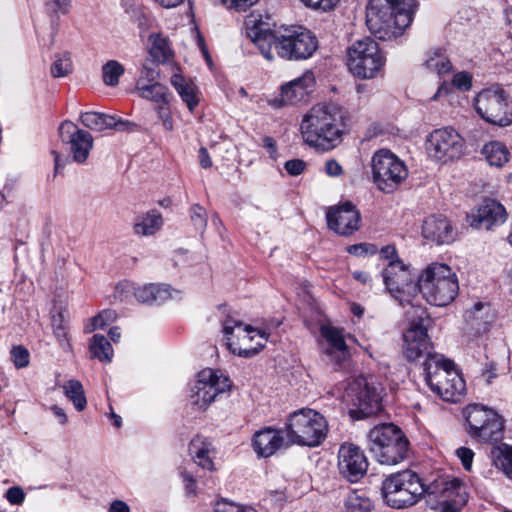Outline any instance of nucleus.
<instances>
[{"label":"nucleus","mask_w":512,"mask_h":512,"mask_svg":"<svg viewBox=\"0 0 512 512\" xmlns=\"http://www.w3.org/2000/svg\"><path fill=\"white\" fill-rule=\"evenodd\" d=\"M246 34L267 60L273 59L272 46L281 58L287 60L308 59L318 48L316 36L302 26L286 28L275 34L266 24L250 17L246 21Z\"/></svg>","instance_id":"obj_1"},{"label":"nucleus","mask_w":512,"mask_h":512,"mask_svg":"<svg viewBox=\"0 0 512 512\" xmlns=\"http://www.w3.org/2000/svg\"><path fill=\"white\" fill-rule=\"evenodd\" d=\"M345 119V110L336 104L314 105L302 118L301 137L311 147L331 150L342 141Z\"/></svg>","instance_id":"obj_2"},{"label":"nucleus","mask_w":512,"mask_h":512,"mask_svg":"<svg viewBox=\"0 0 512 512\" xmlns=\"http://www.w3.org/2000/svg\"><path fill=\"white\" fill-rule=\"evenodd\" d=\"M416 9V0H370L366 24L377 38L391 40L401 36L410 26Z\"/></svg>","instance_id":"obj_3"},{"label":"nucleus","mask_w":512,"mask_h":512,"mask_svg":"<svg viewBox=\"0 0 512 512\" xmlns=\"http://www.w3.org/2000/svg\"><path fill=\"white\" fill-rule=\"evenodd\" d=\"M418 291L428 303L446 306L458 294L457 276L448 265L431 263L418 277Z\"/></svg>","instance_id":"obj_4"},{"label":"nucleus","mask_w":512,"mask_h":512,"mask_svg":"<svg viewBox=\"0 0 512 512\" xmlns=\"http://www.w3.org/2000/svg\"><path fill=\"white\" fill-rule=\"evenodd\" d=\"M423 367L427 385L443 400L456 402L464 394L465 381L454 364L442 355H430Z\"/></svg>","instance_id":"obj_5"},{"label":"nucleus","mask_w":512,"mask_h":512,"mask_svg":"<svg viewBox=\"0 0 512 512\" xmlns=\"http://www.w3.org/2000/svg\"><path fill=\"white\" fill-rule=\"evenodd\" d=\"M381 490L386 504L397 509L416 504L427 492L419 475L412 470L390 474L384 479Z\"/></svg>","instance_id":"obj_6"},{"label":"nucleus","mask_w":512,"mask_h":512,"mask_svg":"<svg viewBox=\"0 0 512 512\" xmlns=\"http://www.w3.org/2000/svg\"><path fill=\"white\" fill-rule=\"evenodd\" d=\"M286 431L291 443L314 447L325 439L327 422L317 411L301 409L290 415Z\"/></svg>","instance_id":"obj_7"},{"label":"nucleus","mask_w":512,"mask_h":512,"mask_svg":"<svg viewBox=\"0 0 512 512\" xmlns=\"http://www.w3.org/2000/svg\"><path fill=\"white\" fill-rule=\"evenodd\" d=\"M467 433L482 443L497 442L502 438L504 420L492 408L482 404H470L463 409Z\"/></svg>","instance_id":"obj_8"},{"label":"nucleus","mask_w":512,"mask_h":512,"mask_svg":"<svg viewBox=\"0 0 512 512\" xmlns=\"http://www.w3.org/2000/svg\"><path fill=\"white\" fill-rule=\"evenodd\" d=\"M385 57L378 43L370 37L355 41L347 49L349 71L360 79H373L383 69Z\"/></svg>","instance_id":"obj_9"},{"label":"nucleus","mask_w":512,"mask_h":512,"mask_svg":"<svg viewBox=\"0 0 512 512\" xmlns=\"http://www.w3.org/2000/svg\"><path fill=\"white\" fill-rule=\"evenodd\" d=\"M371 170L373 183L384 193H393L408 176L404 161L387 149L373 154Z\"/></svg>","instance_id":"obj_10"},{"label":"nucleus","mask_w":512,"mask_h":512,"mask_svg":"<svg viewBox=\"0 0 512 512\" xmlns=\"http://www.w3.org/2000/svg\"><path fill=\"white\" fill-rule=\"evenodd\" d=\"M227 347L235 355L249 358L258 354L265 346L268 336L241 321L228 317L223 322Z\"/></svg>","instance_id":"obj_11"},{"label":"nucleus","mask_w":512,"mask_h":512,"mask_svg":"<svg viewBox=\"0 0 512 512\" xmlns=\"http://www.w3.org/2000/svg\"><path fill=\"white\" fill-rule=\"evenodd\" d=\"M475 108L479 116L490 124L504 127L512 123L509 95L501 86L480 91L475 98Z\"/></svg>","instance_id":"obj_12"},{"label":"nucleus","mask_w":512,"mask_h":512,"mask_svg":"<svg viewBox=\"0 0 512 512\" xmlns=\"http://www.w3.org/2000/svg\"><path fill=\"white\" fill-rule=\"evenodd\" d=\"M383 282L389 294L401 305L411 303L418 291V281L409 266L402 261H390L382 271Z\"/></svg>","instance_id":"obj_13"},{"label":"nucleus","mask_w":512,"mask_h":512,"mask_svg":"<svg viewBox=\"0 0 512 512\" xmlns=\"http://www.w3.org/2000/svg\"><path fill=\"white\" fill-rule=\"evenodd\" d=\"M231 381L219 371L206 368L199 372L197 382L191 395L192 404L199 409H206L215 398L226 392Z\"/></svg>","instance_id":"obj_14"},{"label":"nucleus","mask_w":512,"mask_h":512,"mask_svg":"<svg viewBox=\"0 0 512 512\" xmlns=\"http://www.w3.org/2000/svg\"><path fill=\"white\" fill-rule=\"evenodd\" d=\"M463 148V138L452 128L434 130L426 142L429 157L444 163L459 158L463 153Z\"/></svg>","instance_id":"obj_15"},{"label":"nucleus","mask_w":512,"mask_h":512,"mask_svg":"<svg viewBox=\"0 0 512 512\" xmlns=\"http://www.w3.org/2000/svg\"><path fill=\"white\" fill-rule=\"evenodd\" d=\"M346 397L364 416L380 410L381 389L372 379L366 377L354 379L346 390Z\"/></svg>","instance_id":"obj_16"},{"label":"nucleus","mask_w":512,"mask_h":512,"mask_svg":"<svg viewBox=\"0 0 512 512\" xmlns=\"http://www.w3.org/2000/svg\"><path fill=\"white\" fill-rule=\"evenodd\" d=\"M427 493L439 496L438 509L441 512H458L469 498L466 486L456 478L434 481L427 487Z\"/></svg>","instance_id":"obj_17"},{"label":"nucleus","mask_w":512,"mask_h":512,"mask_svg":"<svg viewBox=\"0 0 512 512\" xmlns=\"http://www.w3.org/2000/svg\"><path fill=\"white\" fill-rule=\"evenodd\" d=\"M340 474L350 482H357L367 472L368 461L362 449L354 444L341 445L338 452Z\"/></svg>","instance_id":"obj_18"},{"label":"nucleus","mask_w":512,"mask_h":512,"mask_svg":"<svg viewBox=\"0 0 512 512\" xmlns=\"http://www.w3.org/2000/svg\"><path fill=\"white\" fill-rule=\"evenodd\" d=\"M59 136L62 142L70 145L75 162L84 163L87 160L93 147V137L89 132L79 129L71 121H64L59 127Z\"/></svg>","instance_id":"obj_19"},{"label":"nucleus","mask_w":512,"mask_h":512,"mask_svg":"<svg viewBox=\"0 0 512 512\" xmlns=\"http://www.w3.org/2000/svg\"><path fill=\"white\" fill-rule=\"evenodd\" d=\"M326 218L328 227L339 235H351L359 228L360 213L350 202L331 207Z\"/></svg>","instance_id":"obj_20"},{"label":"nucleus","mask_w":512,"mask_h":512,"mask_svg":"<svg viewBox=\"0 0 512 512\" xmlns=\"http://www.w3.org/2000/svg\"><path fill=\"white\" fill-rule=\"evenodd\" d=\"M403 353L408 361H416L421 357H430V355H438L432 353V345L429 340L426 328L416 323L404 333L403 336Z\"/></svg>","instance_id":"obj_21"},{"label":"nucleus","mask_w":512,"mask_h":512,"mask_svg":"<svg viewBox=\"0 0 512 512\" xmlns=\"http://www.w3.org/2000/svg\"><path fill=\"white\" fill-rule=\"evenodd\" d=\"M314 82L315 78L313 73L306 71L301 77L283 84L281 86L280 97L271 100L270 104L277 108L288 104H296L307 96Z\"/></svg>","instance_id":"obj_22"},{"label":"nucleus","mask_w":512,"mask_h":512,"mask_svg":"<svg viewBox=\"0 0 512 512\" xmlns=\"http://www.w3.org/2000/svg\"><path fill=\"white\" fill-rule=\"evenodd\" d=\"M469 218L472 227L490 230L494 225L502 224L506 220V211L498 201L485 199Z\"/></svg>","instance_id":"obj_23"},{"label":"nucleus","mask_w":512,"mask_h":512,"mask_svg":"<svg viewBox=\"0 0 512 512\" xmlns=\"http://www.w3.org/2000/svg\"><path fill=\"white\" fill-rule=\"evenodd\" d=\"M320 332L326 342L324 354L327 360L334 365L341 366L349 356L343 331L331 325H323Z\"/></svg>","instance_id":"obj_24"},{"label":"nucleus","mask_w":512,"mask_h":512,"mask_svg":"<svg viewBox=\"0 0 512 512\" xmlns=\"http://www.w3.org/2000/svg\"><path fill=\"white\" fill-rule=\"evenodd\" d=\"M425 239L437 244H449L454 240V232L450 221L442 215L430 216L422 225Z\"/></svg>","instance_id":"obj_25"},{"label":"nucleus","mask_w":512,"mask_h":512,"mask_svg":"<svg viewBox=\"0 0 512 512\" xmlns=\"http://www.w3.org/2000/svg\"><path fill=\"white\" fill-rule=\"evenodd\" d=\"M409 441L405 434L400 439L391 442L386 446L377 447L376 452L372 454L375 460L381 465H397L408 457Z\"/></svg>","instance_id":"obj_26"},{"label":"nucleus","mask_w":512,"mask_h":512,"mask_svg":"<svg viewBox=\"0 0 512 512\" xmlns=\"http://www.w3.org/2000/svg\"><path fill=\"white\" fill-rule=\"evenodd\" d=\"M284 445L281 430L265 428L254 435L253 446L261 457H270Z\"/></svg>","instance_id":"obj_27"},{"label":"nucleus","mask_w":512,"mask_h":512,"mask_svg":"<svg viewBox=\"0 0 512 512\" xmlns=\"http://www.w3.org/2000/svg\"><path fill=\"white\" fill-rule=\"evenodd\" d=\"M494 314L488 304L477 302L472 308L465 311L464 319L467 329L476 334L485 332L494 321Z\"/></svg>","instance_id":"obj_28"},{"label":"nucleus","mask_w":512,"mask_h":512,"mask_svg":"<svg viewBox=\"0 0 512 512\" xmlns=\"http://www.w3.org/2000/svg\"><path fill=\"white\" fill-rule=\"evenodd\" d=\"M189 452L195 464L208 471L215 470L213 458L216 452L211 441L196 436L189 444Z\"/></svg>","instance_id":"obj_29"},{"label":"nucleus","mask_w":512,"mask_h":512,"mask_svg":"<svg viewBox=\"0 0 512 512\" xmlns=\"http://www.w3.org/2000/svg\"><path fill=\"white\" fill-rule=\"evenodd\" d=\"M404 433L402 430L392 424L383 423L374 426L368 433V448L371 454L376 452L377 447L386 446L397 439Z\"/></svg>","instance_id":"obj_30"},{"label":"nucleus","mask_w":512,"mask_h":512,"mask_svg":"<svg viewBox=\"0 0 512 512\" xmlns=\"http://www.w3.org/2000/svg\"><path fill=\"white\" fill-rule=\"evenodd\" d=\"M172 86L175 88L182 101L186 104L187 108L192 112L198 106L200 98L196 85L180 74H174L170 80Z\"/></svg>","instance_id":"obj_31"},{"label":"nucleus","mask_w":512,"mask_h":512,"mask_svg":"<svg viewBox=\"0 0 512 512\" xmlns=\"http://www.w3.org/2000/svg\"><path fill=\"white\" fill-rule=\"evenodd\" d=\"M138 95L158 105L169 103L168 88L159 82L144 83V77L139 78L135 87Z\"/></svg>","instance_id":"obj_32"},{"label":"nucleus","mask_w":512,"mask_h":512,"mask_svg":"<svg viewBox=\"0 0 512 512\" xmlns=\"http://www.w3.org/2000/svg\"><path fill=\"white\" fill-rule=\"evenodd\" d=\"M163 218L159 211L150 210L138 215L133 224V230L139 236H151L161 229Z\"/></svg>","instance_id":"obj_33"},{"label":"nucleus","mask_w":512,"mask_h":512,"mask_svg":"<svg viewBox=\"0 0 512 512\" xmlns=\"http://www.w3.org/2000/svg\"><path fill=\"white\" fill-rule=\"evenodd\" d=\"M134 295L141 303H161L171 297V292L168 285L148 284L136 288Z\"/></svg>","instance_id":"obj_34"},{"label":"nucleus","mask_w":512,"mask_h":512,"mask_svg":"<svg viewBox=\"0 0 512 512\" xmlns=\"http://www.w3.org/2000/svg\"><path fill=\"white\" fill-rule=\"evenodd\" d=\"M149 55L156 63H165L172 57L168 39L160 33L151 34L149 36Z\"/></svg>","instance_id":"obj_35"},{"label":"nucleus","mask_w":512,"mask_h":512,"mask_svg":"<svg viewBox=\"0 0 512 512\" xmlns=\"http://www.w3.org/2000/svg\"><path fill=\"white\" fill-rule=\"evenodd\" d=\"M482 154L491 166L502 167L509 160L507 147L499 141H491L484 145Z\"/></svg>","instance_id":"obj_36"},{"label":"nucleus","mask_w":512,"mask_h":512,"mask_svg":"<svg viewBox=\"0 0 512 512\" xmlns=\"http://www.w3.org/2000/svg\"><path fill=\"white\" fill-rule=\"evenodd\" d=\"M89 349L92 356L100 362L109 363L112 361L114 351L105 336L94 334L90 340Z\"/></svg>","instance_id":"obj_37"},{"label":"nucleus","mask_w":512,"mask_h":512,"mask_svg":"<svg viewBox=\"0 0 512 512\" xmlns=\"http://www.w3.org/2000/svg\"><path fill=\"white\" fill-rule=\"evenodd\" d=\"M65 396L72 401L74 407L78 411L85 409L87 400L84 392L83 385L78 380H68L62 386Z\"/></svg>","instance_id":"obj_38"},{"label":"nucleus","mask_w":512,"mask_h":512,"mask_svg":"<svg viewBox=\"0 0 512 512\" xmlns=\"http://www.w3.org/2000/svg\"><path fill=\"white\" fill-rule=\"evenodd\" d=\"M81 123L94 131L111 129L112 115L99 112H85L80 115Z\"/></svg>","instance_id":"obj_39"},{"label":"nucleus","mask_w":512,"mask_h":512,"mask_svg":"<svg viewBox=\"0 0 512 512\" xmlns=\"http://www.w3.org/2000/svg\"><path fill=\"white\" fill-rule=\"evenodd\" d=\"M345 506L348 512H369L373 502L364 493L352 492L348 495Z\"/></svg>","instance_id":"obj_40"},{"label":"nucleus","mask_w":512,"mask_h":512,"mask_svg":"<svg viewBox=\"0 0 512 512\" xmlns=\"http://www.w3.org/2000/svg\"><path fill=\"white\" fill-rule=\"evenodd\" d=\"M425 65L428 70L435 72L438 76L450 73L452 70V65L448 57L439 52H434L430 55Z\"/></svg>","instance_id":"obj_41"},{"label":"nucleus","mask_w":512,"mask_h":512,"mask_svg":"<svg viewBox=\"0 0 512 512\" xmlns=\"http://www.w3.org/2000/svg\"><path fill=\"white\" fill-rule=\"evenodd\" d=\"M124 73V67L116 60H110L102 67L103 81L108 86H116Z\"/></svg>","instance_id":"obj_42"},{"label":"nucleus","mask_w":512,"mask_h":512,"mask_svg":"<svg viewBox=\"0 0 512 512\" xmlns=\"http://www.w3.org/2000/svg\"><path fill=\"white\" fill-rule=\"evenodd\" d=\"M51 74L55 78L65 77L72 72V61L68 53L57 55L53 61Z\"/></svg>","instance_id":"obj_43"},{"label":"nucleus","mask_w":512,"mask_h":512,"mask_svg":"<svg viewBox=\"0 0 512 512\" xmlns=\"http://www.w3.org/2000/svg\"><path fill=\"white\" fill-rule=\"evenodd\" d=\"M117 317V314L114 310L106 309L99 313L91 320V328H88V332H92L96 329H102L106 325L112 323Z\"/></svg>","instance_id":"obj_44"},{"label":"nucleus","mask_w":512,"mask_h":512,"mask_svg":"<svg viewBox=\"0 0 512 512\" xmlns=\"http://www.w3.org/2000/svg\"><path fill=\"white\" fill-rule=\"evenodd\" d=\"M214 512H257V511L252 507L242 506V505L234 503L232 501L223 499L216 503Z\"/></svg>","instance_id":"obj_45"},{"label":"nucleus","mask_w":512,"mask_h":512,"mask_svg":"<svg viewBox=\"0 0 512 512\" xmlns=\"http://www.w3.org/2000/svg\"><path fill=\"white\" fill-rule=\"evenodd\" d=\"M191 220L194 227L203 232L207 225V214L205 209L198 204L193 205L191 208Z\"/></svg>","instance_id":"obj_46"},{"label":"nucleus","mask_w":512,"mask_h":512,"mask_svg":"<svg viewBox=\"0 0 512 512\" xmlns=\"http://www.w3.org/2000/svg\"><path fill=\"white\" fill-rule=\"evenodd\" d=\"M12 360L16 367L22 368L28 365L29 363V353L27 349L22 346H16L12 348L11 351Z\"/></svg>","instance_id":"obj_47"},{"label":"nucleus","mask_w":512,"mask_h":512,"mask_svg":"<svg viewBox=\"0 0 512 512\" xmlns=\"http://www.w3.org/2000/svg\"><path fill=\"white\" fill-rule=\"evenodd\" d=\"M5 498L11 505H21L25 500V492L20 486H13L6 491Z\"/></svg>","instance_id":"obj_48"},{"label":"nucleus","mask_w":512,"mask_h":512,"mask_svg":"<svg viewBox=\"0 0 512 512\" xmlns=\"http://www.w3.org/2000/svg\"><path fill=\"white\" fill-rule=\"evenodd\" d=\"M455 454L460 459L464 469L470 471L474 458L473 450L467 447H460L455 451Z\"/></svg>","instance_id":"obj_49"},{"label":"nucleus","mask_w":512,"mask_h":512,"mask_svg":"<svg viewBox=\"0 0 512 512\" xmlns=\"http://www.w3.org/2000/svg\"><path fill=\"white\" fill-rule=\"evenodd\" d=\"M156 112L158 114L159 119L162 122L163 127L167 131H172L173 126V120L171 117V113L169 108L167 107V104H161L156 107Z\"/></svg>","instance_id":"obj_50"},{"label":"nucleus","mask_w":512,"mask_h":512,"mask_svg":"<svg viewBox=\"0 0 512 512\" xmlns=\"http://www.w3.org/2000/svg\"><path fill=\"white\" fill-rule=\"evenodd\" d=\"M348 252L356 256L374 255L377 247L374 244L361 243L349 246Z\"/></svg>","instance_id":"obj_51"},{"label":"nucleus","mask_w":512,"mask_h":512,"mask_svg":"<svg viewBox=\"0 0 512 512\" xmlns=\"http://www.w3.org/2000/svg\"><path fill=\"white\" fill-rule=\"evenodd\" d=\"M306 162L301 159H291L285 162L284 168L291 176H298L306 169Z\"/></svg>","instance_id":"obj_52"},{"label":"nucleus","mask_w":512,"mask_h":512,"mask_svg":"<svg viewBox=\"0 0 512 512\" xmlns=\"http://www.w3.org/2000/svg\"><path fill=\"white\" fill-rule=\"evenodd\" d=\"M453 85L462 91H467L472 86V77L468 72H460L454 75Z\"/></svg>","instance_id":"obj_53"},{"label":"nucleus","mask_w":512,"mask_h":512,"mask_svg":"<svg viewBox=\"0 0 512 512\" xmlns=\"http://www.w3.org/2000/svg\"><path fill=\"white\" fill-rule=\"evenodd\" d=\"M339 0H301V2L309 8L321 9L324 11L334 8Z\"/></svg>","instance_id":"obj_54"},{"label":"nucleus","mask_w":512,"mask_h":512,"mask_svg":"<svg viewBox=\"0 0 512 512\" xmlns=\"http://www.w3.org/2000/svg\"><path fill=\"white\" fill-rule=\"evenodd\" d=\"M180 476L183 479L186 493L189 495H195L196 493V481L191 472L183 468L180 470Z\"/></svg>","instance_id":"obj_55"},{"label":"nucleus","mask_w":512,"mask_h":512,"mask_svg":"<svg viewBox=\"0 0 512 512\" xmlns=\"http://www.w3.org/2000/svg\"><path fill=\"white\" fill-rule=\"evenodd\" d=\"M159 76V72L155 69L153 65H150L149 63H145L143 65L141 75L139 78L144 77V83H151V82H157Z\"/></svg>","instance_id":"obj_56"},{"label":"nucleus","mask_w":512,"mask_h":512,"mask_svg":"<svg viewBox=\"0 0 512 512\" xmlns=\"http://www.w3.org/2000/svg\"><path fill=\"white\" fill-rule=\"evenodd\" d=\"M123 6L125 8L126 13H128L131 18L139 19L142 15V10L140 5H138L135 0H122Z\"/></svg>","instance_id":"obj_57"},{"label":"nucleus","mask_w":512,"mask_h":512,"mask_svg":"<svg viewBox=\"0 0 512 512\" xmlns=\"http://www.w3.org/2000/svg\"><path fill=\"white\" fill-rule=\"evenodd\" d=\"M258 0H223V3L229 8L245 11L247 8L254 5Z\"/></svg>","instance_id":"obj_58"},{"label":"nucleus","mask_w":512,"mask_h":512,"mask_svg":"<svg viewBox=\"0 0 512 512\" xmlns=\"http://www.w3.org/2000/svg\"><path fill=\"white\" fill-rule=\"evenodd\" d=\"M325 172L331 177H337L343 173V169L336 160H329L325 164Z\"/></svg>","instance_id":"obj_59"},{"label":"nucleus","mask_w":512,"mask_h":512,"mask_svg":"<svg viewBox=\"0 0 512 512\" xmlns=\"http://www.w3.org/2000/svg\"><path fill=\"white\" fill-rule=\"evenodd\" d=\"M379 255L380 258L388 260V263H390V261H400L397 257L396 248L392 245L381 248Z\"/></svg>","instance_id":"obj_60"},{"label":"nucleus","mask_w":512,"mask_h":512,"mask_svg":"<svg viewBox=\"0 0 512 512\" xmlns=\"http://www.w3.org/2000/svg\"><path fill=\"white\" fill-rule=\"evenodd\" d=\"M135 126L132 122L123 120L120 118H116L115 116H112V123H111V129H115L117 131H126L129 130L130 127Z\"/></svg>","instance_id":"obj_61"},{"label":"nucleus","mask_w":512,"mask_h":512,"mask_svg":"<svg viewBox=\"0 0 512 512\" xmlns=\"http://www.w3.org/2000/svg\"><path fill=\"white\" fill-rule=\"evenodd\" d=\"M263 147L267 150L271 158L276 159L277 147L276 142L272 137L266 136L263 138Z\"/></svg>","instance_id":"obj_62"},{"label":"nucleus","mask_w":512,"mask_h":512,"mask_svg":"<svg viewBox=\"0 0 512 512\" xmlns=\"http://www.w3.org/2000/svg\"><path fill=\"white\" fill-rule=\"evenodd\" d=\"M50 411L53 413L54 417L56 418L59 424L65 425L67 423L68 417L61 407H59L58 405H52L50 407Z\"/></svg>","instance_id":"obj_63"},{"label":"nucleus","mask_w":512,"mask_h":512,"mask_svg":"<svg viewBox=\"0 0 512 512\" xmlns=\"http://www.w3.org/2000/svg\"><path fill=\"white\" fill-rule=\"evenodd\" d=\"M199 163L204 169L210 168L212 166V160L207 149L204 147L199 149Z\"/></svg>","instance_id":"obj_64"}]
</instances>
